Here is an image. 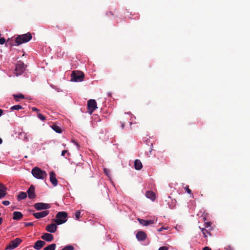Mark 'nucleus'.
<instances>
[{
  "label": "nucleus",
  "instance_id": "obj_1",
  "mask_svg": "<svg viewBox=\"0 0 250 250\" xmlns=\"http://www.w3.org/2000/svg\"><path fill=\"white\" fill-rule=\"evenodd\" d=\"M32 38V35L28 32L26 34L18 35L15 40V44L12 42V40L8 39L7 42L11 45H19L22 43H26L30 41Z\"/></svg>",
  "mask_w": 250,
  "mask_h": 250
},
{
  "label": "nucleus",
  "instance_id": "obj_2",
  "mask_svg": "<svg viewBox=\"0 0 250 250\" xmlns=\"http://www.w3.org/2000/svg\"><path fill=\"white\" fill-rule=\"evenodd\" d=\"M67 213L65 211L59 212L56 216V219H53L56 224L58 225L64 223L67 221Z\"/></svg>",
  "mask_w": 250,
  "mask_h": 250
},
{
  "label": "nucleus",
  "instance_id": "obj_3",
  "mask_svg": "<svg viewBox=\"0 0 250 250\" xmlns=\"http://www.w3.org/2000/svg\"><path fill=\"white\" fill-rule=\"evenodd\" d=\"M32 174L35 178L39 179H43L47 176L46 172L38 167L32 169Z\"/></svg>",
  "mask_w": 250,
  "mask_h": 250
},
{
  "label": "nucleus",
  "instance_id": "obj_4",
  "mask_svg": "<svg viewBox=\"0 0 250 250\" xmlns=\"http://www.w3.org/2000/svg\"><path fill=\"white\" fill-rule=\"evenodd\" d=\"M84 78V74L82 71H74L71 74V81L80 82L83 81Z\"/></svg>",
  "mask_w": 250,
  "mask_h": 250
},
{
  "label": "nucleus",
  "instance_id": "obj_5",
  "mask_svg": "<svg viewBox=\"0 0 250 250\" xmlns=\"http://www.w3.org/2000/svg\"><path fill=\"white\" fill-rule=\"evenodd\" d=\"M25 70V65L24 63L21 61L18 62L16 64L15 74L16 76L21 75Z\"/></svg>",
  "mask_w": 250,
  "mask_h": 250
},
{
  "label": "nucleus",
  "instance_id": "obj_6",
  "mask_svg": "<svg viewBox=\"0 0 250 250\" xmlns=\"http://www.w3.org/2000/svg\"><path fill=\"white\" fill-rule=\"evenodd\" d=\"M21 240L20 238H17L14 240L11 241L8 245H7L6 250H13L18 247V246L21 243Z\"/></svg>",
  "mask_w": 250,
  "mask_h": 250
},
{
  "label": "nucleus",
  "instance_id": "obj_7",
  "mask_svg": "<svg viewBox=\"0 0 250 250\" xmlns=\"http://www.w3.org/2000/svg\"><path fill=\"white\" fill-rule=\"evenodd\" d=\"M88 112L91 114L97 108V103L95 100L90 99L87 102Z\"/></svg>",
  "mask_w": 250,
  "mask_h": 250
},
{
  "label": "nucleus",
  "instance_id": "obj_8",
  "mask_svg": "<svg viewBox=\"0 0 250 250\" xmlns=\"http://www.w3.org/2000/svg\"><path fill=\"white\" fill-rule=\"evenodd\" d=\"M34 208L38 210L46 209L50 208V205L44 203H37L34 205Z\"/></svg>",
  "mask_w": 250,
  "mask_h": 250
},
{
  "label": "nucleus",
  "instance_id": "obj_9",
  "mask_svg": "<svg viewBox=\"0 0 250 250\" xmlns=\"http://www.w3.org/2000/svg\"><path fill=\"white\" fill-rule=\"evenodd\" d=\"M29 198L31 199H34L36 197L35 188L34 186H30V188L27 191Z\"/></svg>",
  "mask_w": 250,
  "mask_h": 250
},
{
  "label": "nucleus",
  "instance_id": "obj_10",
  "mask_svg": "<svg viewBox=\"0 0 250 250\" xmlns=\"http://www.w3.org/2000/svg\"><path fill=\"white\" fill-rule=\"evenodd\" d=\"M49 213V210H44L42 212L34 213L33 214V216L37 219L42 218L47 216Z\"/></svg>",
  "mask_w": 250,
  "mask_h": 250
},
{
  "label": "nucleus",
  "instance_id": "obj_11",
  "mask_svg": "<svg viewBox=\"0 0 250 250\" xmlns=\"http://www.w3.org/2000/svg\"><path fill=\"white\" fill-rule=\"evenodd\" d=\"M57 229V226L56 224L52 223L50 224L45 227V230L50 233H54Z\"/></svg>",
  "mask_w": 250,
  "mask_h": 250
},
{
  "label": "nucleus",
  "instance_id": "obj_12",
  "mask_svg": "<svg viewBox=\"0 0 250 250\" xmlns=\"http://www.w3.org/2000/svg\"><path fill=\"white\" fill-rule=\"evenodd\" d=\"M45 245V242L43 241L38 240L35 242L33 248L36 250H40Z\"/></svg>",
  "mask_w": 250,
  "mask_h": 250
},
{
  "label": "nucleus",
  "instance_id": "obj_13",
  "mask_svg": "<svg viewBox=\"0 0 250 250\" xmlns=\"http://www.w3.org/2000/svg\"><path fill=\"white\" fill-rule=\"evenodd\" d=\"M41 238L47 242H51L53 239L54 237L52 234L48 233H45L41 236Z\"/></svg>",
  "mask_w": 250,
  "mask_h": 250
},
{
  "label": "nucleus",
  "instance_id": "obj_14",
  "mask_svg": "<svg viewBox=\"0 0 250 250\" xmlns=\"http://www.w3.org/2000/svg\"><path fill=\"white\" fill-rule=\"evenodd\" d=\"M50 181L52 185L56 186L58 184V180L56 178V174L54 171H51L50 173Z\"/></svg>",
  "mask_w": 250,
  "mask_h": 250
},
{
  "label": "nucleus",
  "instance_id": "obj_15",
  "mask_svg": "<svg viewBox=\"0 0 250 250\" xmlns=\"http://www.w3.org/2000/svg\"><path fill=\"white\" fill-rule=\"evenodd\" d=\"M136 238L139 241H144L146 239V234L143 231H139L136 234Z\"/></svg>",
  "mask_w": 250,
  "mask_h": 250
},
{
  "label": "nucleus",
  "instance_id": "obj_16",
  "mask_svg": "<svg viewBox=\"0 0 250 250\" xmlns=\"http://www.w3.org/2000/svg\"><path fill=\"white\" fill-rule=\"evenodd\" d=\"M139 223L143 226H148L155 223L154 220H146L142 219H138Z\"/></svg>",
  "mask_w": 250,
  "mask_h": 250
},
{
  "label": "nucleus",
  "instance_id": "obj_17",
  "mask_svg": "<svg viewBox=\"0 0 250 250\" xmlns=\"http://www.w3.org/2000/svg\"><path fill=\"white\" fill-rule=\"evenodd\" d=\"M23 217V214L19 211H15L13 213V219L15 220H20Z\"/></svg>",
  "mask_w": 250,
  "mask_h": 250
},
{
  "label": "nucleus",
  "instance_id": "obj_18",
  "mask_svg": "<svg viewBox=\"0 0 250 250\" xmlns=\"http://www.w3.org/2000/svg\"><path fill=\"white\" fill-rule=\"evenodd\" d=\"M146 196L147 198L154 201L156 198L155 193L152 191H148L146 193Z\"/></svg>",
  "mask_w": 250,
  "mask_h": 250
},
{
  "label": "nucleus",
  "instance_id": "obj_19",
  "mask_svg": "<svg viewBox=\"0 0 250 250\" xmlns=\"http://www.w3.org/2000/svg\"><path fill=\"white\" fill-rule=\"evenodd\" d=\"M143 167L142 164L140 160L136 159L134 162V167L136 170H140Z\"/></svg>",
  "mask_w": 250,
  "mask_h": 250
},
{
  "label": "nucleus",
  "instance_id": "obj_20",
  "mask_svg": "<svg viewBox=\"0 0 250 250\" xmlns=\"http://www.w3.org/2000/svg\"><path fill=\"white\" fill-rule=\"evenodd\" d=\"M27 197V193L24 192H20L17 196V199L18 201L23 200Z\"/></svg>",
  "mask_w": 250,
  "mask_h": 250
},
{
  "label": "nucleus",
  "instance_id": "obj_21",
  "mask_svg": "<svg viewBox=\"0 0 250 250\" xmlns=\"http://www.w3.org/2000/svg\"><path fill=\"white\" fill-rule=\"evenodd\" d=\"M13 96L16 102H19L20 99H24L25 98L24 96L21 93L13 94Z\"/></svg>",
  "mask_w": 250,
  "mask_h": 250
},
{
  "label": "nucleus",
  "instance_id": "obj_22",
  "mask_svg": "<svg viewBox=\"0 0 250 250\" xmlns=\"http://www.w3.org/2000/svg\"><path fill=\"white\" fill-rule=\"evenodd\" d=\"M56 245L55 244H51L48 245L43 249V250H55Z\"/></svg>",
  "mask_w": 250,
  "mask_h": 250
},
{
  "label": "nucleus",
  "instance_id": "obj_23",
  "mask_svg": "<svg viewBox=\"0 0 250 250\" xmlns=\"http://www.w3.org/2000/svg\"><path fill=\"white\" fill-rule=\"evenodd\" d=\"M52 128L57 133H61L62 129L61 128L56 125H52Z\"/></svg>",
  "mask_w": 250,
  "mask_h": 250
},
{
  "label": "nucleus",
  "instance_id": "obj_24",
  "mask_svg": "<svg viewBox=\"0 0 250 250\" xmlns=\"http://www.w3.org/2000/svg\"><path fill=\"white\" fill-rule=\"evenodd\" d=\"M201 229V231L204 235L205 237H207L208 235H210L211 234L209 231H208L207 229H206L205 228H200Z\"/></svg>",
  "mask_w": 250,
  "mask_h": 250
},
{
  "label": "nucleus",
  "instance_id": "obj_25",
  "mask_svg": "<svg viewBox=\"0 0 250 250\" xmlns=\"http://www.w3.org/2000/svg\"><path fill=\"white\" fill-rule=\"evenodd\" d=\"M6 194L5 188H0V199L4 197Z\"/></svg>",
  "mask_w": 250,
  "mask_h": 250
},
{
  "label": "nucleus",
  "instance_id": "obj_26",
  "mask_svg": "<svg viewBox=\"0 0 250 250\" xmlns=\"http://www.w3.org/2000/svg\"><path fill=\"white\" fill-rule=\"evenodd\" d=\"M125 117H126L125 114L121 117L122 121L121 122V127H122V129L124 128L125 123V120H126Z\"/></svg>",
  "mask_w": 250,
  "mask_h": 250
},
{
  "label": "nucleus",
  "instance_id": "obj_27",
  "mask_svg": "<svg viewBox=\"0 0 250 250\" xmlns=\"http://www.w3.org/2000/svg\"><path fill=\"white\" fill-rule=\"evenodd\" d=\"M22 108V107L20 105H14V106H12L10 109L12 110H18L19 109H21Z\"/></svg>",
  "mask_w": 250,
  "mask_h": 250
},
{
  "label": "nucleus",
  "instance_id": "obj_28",
  "mask_svg": "<svg viewBox=\"0 0 250 250\" xmlns=\"http://www.w3.org/2000/svg\"><path fill=\"white\" fill-rule=\"evenodd\" d=\"M37 116L42 121H45L46 119L45 116L40 113H38Z\"/></svg>",
  "mask_w": 250,
  "mask_h": 250
},
{
  "label": "nucleus",
  "instance_id": "obj_29",
  "mask_svg": "<svg viewBox=\"0 0 250 250\" xmlns=\"http://www.w3.org/2000/svg\"><path fill=\"white\" fill-rule=\"evenodd\" d=\"M74 247L72 246L68 245L65 246L64 248L62 249V250H73Z\"/></svg>",
  "mask_w": 250,
  "mask_h": 250
},
{
  "label": "nucleus",
  "instance_id": "obj_30",
  "mask_svg": "<svg viewBox=\"0 0 250 250\" xmlns=\"http://www.w3.org/2000/svg\"><path fill=\"white\" fill-rule=\"evenodd\" d=\"M81 212L79 210L75 212V217L77 219H79L80 218Z\"/></svg>",
  "mask_w": 250,
  "mask_h": 250
},
{
  "label": "nucleus",
  "instance_id": "obj_31",
  "mask_svg": "<svg viewBox=\"0 0 250 250\" xmlns=\"http://www.w3.org/2000/svg\"><path fill=\"white\" fill-rule=\"evenodd\" d=\"M21 136H23L24 139L26 141L28 140V138L26 133L23 132V133H21Z\"/></svg>",
  "mask_w": 250,
  "mask_h": 250
},
{
  "label": "nucleus",
  "instance_id": "obj_32",
  "mask_svg": "<svg viewBox=\"0 0 250 250\" xmlns=\"http://www.w3.org/2000/svg\"><path fill=\"white\" fill-rule=\"evenodd\" d=\"M24 224L25 227L32 226L34 225V223L33 222H25L24 223Z\"/></svg>",
  "mask_w": 250,
  "mask_h": 250
},
{
  "label": "nucleus",
  "instance_id": "obj_33",
  "mask_svg": "<svg viewBox=\"0 0 250 250\" xmlns=\"http://www.w3.org/2000/svg\"><path fill=\"white\" fill-rule=\"evenodd\" d=\"M5 42V40L4 38H0V44H3Z\"/></svg>",
  "mask_w": 250,
  "mask_h": 250
},
{
  "label": "nucleus",
  "instance_id": "obj_34",
  "mask_svg": "<svg viewBox=\"0 0 250 250\" xmlns=\"http://www.w3.org/2000/svg\"><path fill=\"white\" fill-rule=\"evenodd\" d=\"M2 203L4 206H8L10 204V202L8 201H3Z\"/></svg>",
  "mask_w": 250,
  "mask_h": 250
},
{
  "label": "nucleus",
  "instance_id": "obj_35",
  "mask_svg": "<svg viewBox=\"0 0 250 250\" xmlns=\"http://www.w3.org/2000/svg\"><path fill=\"white\" fill-rule=\"evenodd\" d=\"M168 248L166 246L161 247L158 250H168Z\"/></svg>",
  "mask_w": 250,
  "mask_h": 250
},
{
  "label": "nucleus",
  "instance_id": "obj_36",
  "mask_svg": "<svg viewBox=\"0 0 250 250\" xmlns=\"http://www.w3.org/2000/svg\"><path fill=\"white\" fill-rule=\"evenodd\" d=\"M114 14L113 13V12H111V11H110L109 12H107L106 13V15L108 16V17H110V16H114Z\"/></svg>",
  "mask_w": 250,
  "mask_h": 250
},
{
  "label": "nucleus",
  "instance_id": "obj_37",
  "mask_svg": "<svg viewBox=\"0 0 250 250\" xmlns=\"http://www.w3.org/2000/svg\"><path fill=\"white\" fill-rule=\"evenodd\" d=\"M185 189L186 190V191L189 193V194H191V190L189 188H188V186H187L186 188H185Z\"/></svg>",
  "mask_w": 250,
  "mask_h": 250
},
{
  "label": "nucleus",
  "instance_id": "obj_38",
  "mask_svg": "<svg viewBox=\"0 0 250 250\" xmlns=\"http://www.w3.org/2000/svg\"><path fill=\"white\" fill-rule=\"evenodd\" d=\"M167 229V227H161V228L158 229L157 230L158 231H162L164 229Z\"/></svg>",
  "mask_w": 250,
  "mask_h": 250
},
{
  "label": "nucleus",
  "instance_id": "obj_39",
  "mask_svg": "<svg viewBox=\"0 0 250 250\" xmlns=\"http://www.w3.org/2000/svg\"><path fill=\"white\" fill-rule=\"evenodd\" d=\"M67 152V150H64L62 151V154H61L62 156H65V154Z\"/></svg>",
  "mask_w": 250,
  "mask_h": 250
},
{
  "label": "nucleus",
  "instance_id": "obj_40",
  "mask_svg": "<svg viewBox=\"0 0 250 250\" xmlns=\"http://www.w3.org/2000/svg\"><path fill=\"white\" fill-rule=\"evenodd\" d=\"M202 250H211V249L208 247H205Z\"/></svg>",
  "mask_w": 250,
  "mask_h": 250
},
{
  "label": "nucleus",
  "instance_id": "obj_41",
  "mask_svg": "<svg viewBox=\"0 0 250 250\" xmlns=\"http://www.w3.org/2000/svg\"><path fill=\"white\" fill-rule=\"evenodd\" d=\"M0 188H5L6 189V188L4 187L3 184L0 183Z\"/></svg>",
  "mask_w": 250,
  "mask_h": 250
},
{
  "label": "nucleus",
  "instance_id": "obj_42",
  "mask_svg": "<svg viewBox=\"0 0 250 250\" xmlns=\"http://www.w3.org/2000/svg\"><path fill=\"white\" fill-rule=\"evenodd\" d=\"M32 110L34 111H39V109L35 107H32Z\"/></svg>",
  "mask_w": 250,
  "mask_h": 250
},
{
  "label": "nucleus",
  "instance_id": "obj_43",
  "mask_svg": "<svg viewBox=\"0 0 250 250\" xmlns=\"http://www.w3.org/2000/svg\"><path fill=\"white\" fill-rule=\"evenodd\" d=\"M3 114V110L1 109H0V117Z\"/></svg>",
  "mask_w": 250,
  "mask_h": 250
},
{
  "label": "nucleus",
  "instance_id": "obj_44",
  "mask_svg": "<svg viewBox=\"0 0 250 250\" xmlns=\"http://www.w3.org/2000/svg\"><path fill=\"white\" fill-rule=\"evenodd\" d=\"M104 171L105 173L106 174V175H108V173H107L108 170L106 168H104Z\"/></svg>",
  "mask_w": 250,
  "mask_h": 250
},
{
  "label": "nucleus",
  "instance_id": "obj_45",
  "mask_svg": "<svg viewBox=\"0 0 250 250\" xmlns=\"http://www.w3.org/2000/svg\"><path fill=\"white\" fill-rule=\"evenodd\" d=\"M3 219L2 218H0V225L2 224Z\"/></svg>",
  "mask_w": 250,
  "mask_h": 250
},
{
  "label": "nucleus",
  "instance_id": "obj_46",
  "mask_svg": "<svg viewBox=\"0 0 250 250\" xmlns=\"http://www.w3.org/2000/svg\"><path fill=\"white\" fill-rule=\"evenodd\" d=\"M2 143V140L1 138H0V144H1Z\"/></svg>",
  "mask_w": 250,
  "mask_h": 250
},
{
  "label": "nucleus",
  "instance_id": "obj_47",
  "mask_svg": "<svg viewBox=\"0 0 250 250\" xmlns=\"http://www.w3.org/2000/svg\"><path fill=\"white\" fill-rule=\"evenodd\" d=\"M74 143L77 146H79L78 144L76 142H74Z\"/></svg>",
  "mask_w": 250,
  "mask_h": 250
},
{
  "label": "nucleus",
  "instance_id": "obj_48",
  "mask_svg": "<svg viewBox=\"0 0 250 250\" xmlns=\"http://www.w3.org/2000/svg\"><path fill=\"white\" fill-rule=\"evenodd\" d=\"M210 225L209 223H208L207 226H209Z\"/></svg>",
  "mask_w": 250,
  "mask_h": 250
},
{
  "label": "nucleus",
  "instance_id": "obj_49",
  "mask_svg": "<svg viewBox=\"0 0 250 250\" xmlns=\"http://www.w3.org/2000/svg\"><path fill=\"white\" fill-rule=\"evenodd\" d=\"M1 215V213H0V216Z\"/></svg>",
  "mask_w": 250,
  "mask_h": 250
}]
</instances>
